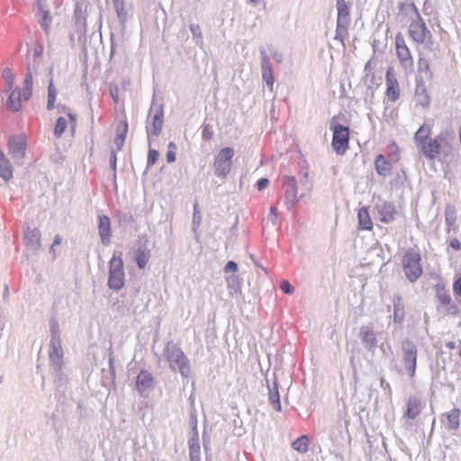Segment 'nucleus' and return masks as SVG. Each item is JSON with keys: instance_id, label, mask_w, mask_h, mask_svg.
<instances>
[{"instance_id": "3", "label": "nucleus", "mask_w": 461, "mask_h": 461, "mask_svg": "<svg viewBox=\"0 0 461 461\" xmlns=\"http://www.w3.org/2000/svg\"><path fill=\"white\" fill-rule=\"evenodd\" d=\"M420 254L413 249L405 250L402 264L405 276L410 282H415L422 275V267L420 264Z\"/></svg>"}, {"instance_id": "31", "label": "nucleus", "mask_w": 461, "mask_h": 461, "mask_svg": "<svg viewBox=\"0 0 461 461\" xmlns=\"http://www.w3.org/2000/svg\"><path fill=\"white\" fill-rule=\"evenodd\" d=\"M417 69L420 74H425L429 78L433 77V72L430 68L429 61L423 56L420 55L417 62Z\"/></svg>"}, {"instance_id": "7", "label": "nucleus", "mask_w": 461, "mask_h": 461, "mask_svg": "<svg viewBox=\"0 0 461 461\" xmlns=\"http://www.w3.org/2000/svg\"><path fill=\"white\" fill-rule=\"evenodd\" d=\"M234 150L231 148L220 149L213 161L215 175L219 177H226L232 167Z\"/></svg>"}, {"instance_id": "28", "label": "nucleus", "mask_w": 461, "mask_h": 461, "mask_svg": "<svg viewBox=\"0 0 461 461\" xmlns=\"http://www.w3.org/2000/svg\"><path fill=\"white\" fill-rule=\"evenodd\" d=\"M460 411L458 409H453L446 414L447 429L449 430H455L459 426Z\"/></svg>"}, {"instance_id": "18", "label": "nucleus", "mask_w": 461, "mask_h": 461, "mask_svg": "<svg viewBox=\"0 0 461 461\" xmlns=\"http://www.w3.org/2000/svg\"><path fill=\"white\" fill-rule=\"evenodd\" d=\"M164 113L161 109L158 110L152 117V122H148L146 130L149 135L158 136L164 124Z\"/></svg>"}, {"instance_id": "35", "label": "nucleus", "mask_w": 461, "mask_h": 461, "mask_svg": "<svg viewBox=\"0 0 461 461\" xmlns=\"http://www.w3.org/2000/svg\"><path fill=\"white\" fill-rule=\"evenodd\" d=\"M3 78L7 90H12L14 85V75L11 68H6L3 71Z\"/></svg>"}, {"instance_id": "39", "label": "nucleus", "mask_w": 461, "mask_h": 461, "mask_svg": "<svg viewBox=\"0 0 461 461\" xmlns=\"http://www.w3.org/2000/svg\"><path fill=\"white\" fill-rule=\"evenodd\" d=\"M57 90L55 89L53 83L50 82L48 87V104L47 108L51 110L54 108V104L56 101Z\"/></svg>"}, {"instance_id": "47", "label": "nucleus", "mask_w": 461, "mask_h": 461, "mask_svg": "<svg viewBox=\"0 0 461 461\" xmlns=\"http://www.w3.org/2000/svg\"><path fill=\"white\" fill-rule=\"evenodd\" d=\"M50 330H51V339L59 338V325L57 322H54L51 324Z\"/></svg>"}, {"instance_id": "24", "label": "nucleus", "mask_w": 461, "mask_h": 461, "mask_svg": "<svg viewBox=\"0 0 461 461\" xmlns=\"http://www.w3.org/2000/svg\"><path fill=\"white\" fill-rule=\"evenodd\" d=\"M392 163L393 162L388 158H386L383 154L376 156L375 167L377 174L384 176L389 175L393 168Z\"/></svg>"}, {"instance_id": "50", "label": "nucleus", "mask_w": 461, "mask_h": 461, "mask_svg": "<svg viewBox=\"0 0 461 461\" xmlns=\"http://www.w3.org/2000/svg\"><path fill=\"white\" fill-rule=\"evenodd\" d=\"M61 241H62L61 236L59 234L56 235L54 238V240H53L52 247L59 245L61 243Z\"/></svg>"}, {"instance_id": "16", "label": "nucleus", "mask_w": 461, "mask_h": 461, "mask_svg": "<svg viewBox=\"0 0 461 461\" xmlns=\"http://www.w3.org/2000/svg\"><path fill=\"white\" fill-rule=\"evenodd\" d=\"M98 232L101 237L102 243L108 245L111 240V221L107 215H100L98 217Z\"/></svg>"}, {"instance_id": "10", "label": "nucleus", "mask_w": 461, "mask_h": 461, "mask_svg": "<svg viewBox=\"0 0 461 461\" xmlns=\"http://www.w3.org/2000/svg\"><path fill=\"white\" fill-rule=\"evenodd\" d=\"M385 85L386 98L388 99L389 102H396L400 97L401 89L393 67L388 68L386 70Z\"/></svg>"}, {"instance_id": "25", "label": "nucleus", "mask_w": 461, "mask_h": 461, "mask_svg": "<svg viewBox=\"0 0 461 461\" xmlns=\"http://www.w3.org/2000/svg\"><path fill=\"white\" fill-rule=\"evenodd\" d=\"M153 383L151 374L146 370H141L136 379L137 390L140 393L150 388Z\"/></svg>"}, {"instance_id": "14", "label": "nucleus", "mask_w": 461, "mask_h": 461, "mask_svg": "<svg viewBox=\"0 0 461 461\" xmlns=\"http://www.w3.org/2000/svg\"><path fill=\"white\" fill-rule=\"evenodd\" d=\"M379 221L383 223L392 222L397 214L395 205L391 202H383L375 206Z\"/></svg>"}, {"instance_id": "48", "label": "nucleus", "mask_w": 461, "mask_h": 461, "mask_svg": "<svg viewBox=\"0 0 461 461\" xmlns=\"http://www.w3.org/2000/svg\"><path fill=\"white\" fill-rule=\"evenodd\" d=\"M449 246L455 249V250H460L461 249V244L459 240L456 238L450 240Z\"/></svg>"}, {"instance_id": "38", "label": "nucleus", "mask_w": 461, "mask_h": 461, "mask_svg": "<svg viewBox=\"0 0 461 461\" xmlns=\"http://www.w3.org/2000/svg\"><path fill=\"white\" fill-rule=\"evenodd\" d=\"M68 126V120L64 117H59L57 120L55 128H54V134L57 138H59L62 133L65 131L66 128Z\"/></svg>"}, {"instance_id": "1", "label": "nucleus", "mask_w": 461, "mask_h": 461, "mask_svg": "<svg viewBox=\"0 0 461 461\" xmlns=\"http://www.w3.org/2000/svg\"><path fill=\"white\" fill-rule=\"evenodd\" d=\"M415 143L420 153L428 159L433 160L441 150H451L452 143L447 133H440L437 137H431V127L422 124L414 134Z\"/></svg>"}, {"instance_id": "17", "label": "nucleus", "mask_w": 461, "mask_h": 461, "mask_svg": "<svg viewBox=\"0 0 461 461\" xmlns=\"http://www.w3.org/2000/svg\"><path fill=\"white\" fill-rule=\"evenodd\" d=\"M357 229L358 230L371 231L374 228V223L367 206H363L357 211Z\"/></svg>"}, {"instance_id": "54", "label": "nucleus", "mask_w": 461, "mask_h": 461, "mask_svg": "<svg viewBox=\"0 0 461 461\" xmlns=\"http://www.w3.org/2000/svg\"><path fill=\"white\" fill-rule=\"evenodd\" d=\"M249 2L253 5L258 4L259 0H249Z\"/></svg>"}, {"instance_id": "23", "label": "nucleus", "mask_w": 461, "mask_h": 461, "mask_svg": "<svg viewBox=\"0 0 461 461\" xmlns=\"http://www.w3.org/2000/svg\"><path fill=\"white\" fill-rule=\"evenodd\" d=\"M38 11H37V16L39 19V23L43 29V31L46 33H49L51 27L52 18L50 14V12L46 10L43 6V5L41 2H38L37 4Z\"/></svg>"}, {"instance_id": "55", "label": "nucleus", "mask_w": 461, "mask_h": 461, "mask_svg": "<svg viewBox=\"0 0 461 461\" xmlns=\"http://www.w3.org/2000/svg\"><path fill=\"white\" fill-rule=\"evenodd\" d=\"M451 309L455 310V312H457V310H458V309H457V307H456V305H453V306L451 307Z\"/></svg>"}, {"instance_id": "27", "label": "nucleus", "mask_w": 461, "mask_h": 461, "mask_svg": "<svg viewBox=\"0 0 461 461\" xmlns=\"http://www.w3.org/2000/svg\"><path fill=\"white\" fill-rule=\"evenodd\" d=\"M435 292H436V296L441 305L447 306L451 303V302H452L451 296L444 284H442V283L437 284L435 285Z\"/></svg>"}, {"instance_id": "49", "label": "nucleus", "mask_w": 461, "mask_h": 461, "mask_svg": "<svg viewBox=\"0 0 461 461\" xmlns=\"http://www.w3.org/2000/svg\"><path fill=\"white\" fill-rule=\"evenodd\" d=\"M268 185V180L267 178H260L258 182H257V187L258 190H263L265 189Z\"/></svg>"}, {"instance_id": "42", "label": "nucleus", "mask_w": 461, "mask_h": 461, "mask_svg": "<svg viewBox=\"0 0 461 461\" xmlns=\"http://www.w3.org/2000/svg\"><path fill=\"white\" fill-rule=\"evenodd\" d=\"M159 157V153L158 150L149 149L148 154V163L149 165H154Z\"/></svg>"}, {"instance_id": "44", "label": "nucleus", "mask_w": 461, "mask_h": 461, "mask_svg": "<svg viewBox=\"0 0 461 461\" xmlns=\"http://www.w3.org/2000/svg\"><path fill=\"white\" fill-rule=\"evenodd\" d=\"M202 136L203 140H211L213 136V131H212L210 125H204L202 131Z\"/></svg>"}, {"instance_id": "52", "label": "nucleus", "mask_w": 461, "mask_h": 461, "mask_svg": "<svg viewBox=\"0 0 461 461\" xmlns=\"http://www.w3.org/2000/svg\"><path fill=\"white\" fill-rule=\"evenodd\" d=\"M68 118H69V120H70V122H71V124H72V127H74V126H75V123H76V118H75V116H74V115H72L71 113H68Z\"/></svg>"}, {"instance_id": "26", "label": "nucleus", "mask_w": 461, "mask_h": 461, "mask_svg": "<svg viewBox=\"0 0 461 461\" xmlns=\"http://www.w3.org/2000/svg\"><path fill=\"white\" fill-rule=\"evenodd\" d=\"M0 176L5 181L13 177V167L0 149Z\"/></svg>"}, {"instance_id": "41", "label": "nucleus", "mask_w": 461, "mask_h": 461, "mask_svg": "<svg viewBox=\"0 0 461 461\" xmlns=\"http://www.w3.org/2000/svg\"><path fill=\"white\" fill-rule=\"evenodd\" d=\"M176 146L174 142H170L168 144V150L167 153V162L172 163L176 160Z\"/></svg>"}, {"instance_id": "34", "label": "nucleus", "mask_w": 461, "mask_h": 461, "mask_svg": "<svg viewBox=\"0 0 461 461\" xmlns=\"http://www.w3.org/2000/svg\"><path fill=\"white\" fill-rule=\"evenodd\" d=\"M360 337L362 341L366 344H368L370 346H374L375 344V335L374 331L367 327H363L361 329Z\"/></svg>"}, {"instance_id": "11", "label": "nucleus", "mask_w": 461, "mask_h": 461, "mask_svg": "<svg viewBox=\"0 0 461 461\" xmlns=\"http://www.w3.org/2000/svg\"><path fill=\"white\" fill-rule=\"evenodd\" d=\"M63 357L64 353L59 338L51 339L49 349V358L51 366L57 372H61Z\"/></svg>"}, {"instance_id": "13", "label": "nucleus", "mask_w": 461, "mask_h": 461, "mask_svg": "<svg viewBox=\"0 0 461 461\" xmlns=\"http://www.w3.org/2000/svg\"><path fill=\"white\" fill-rule=\"evenodd\" d=\"M338 17H337V34L340 32H347L350 22L349 7L346 0H337L336 3Z\"/></svg>"}, {"instance_id": "32", "label": "nucleus", "mask_w": 461, "mask_h": 461, "mask_svg": "<svg viewBox=\"0 0 461 461\" xmlns=\"http://www.w3.org/2000/svg\"><path fill=\"white\" fill-rule=\"evenodd\" d=\"M292 447L294 450H296L299 453H306L309 449L308 437L305 435L299 437L292 443Z\"/></svg>"}, {"instance_id": "36", "label": "nucleus", "mask_w": 461, "mask_h": 461, "mask_svg": "<svg viewBox=\"0 0 461 461\" xmlns=\"http://www.w3.org/2000/svg\"><path fill=\"white\" fill-rule=\"evenodd\" d=\"M388 152H387V158L393 163L398 162L400 159V151L397 144L393 141L388 147H387Z\"/></svg>"}, {"instance_id": "9", "label": "nucleus", "mask_w": 461, "mask_h": 461, "mask_svg": "<svg viewBox=\"0 0 461 461\" xmlns=\"http://www.w3.org/2000/svg\"><path fill=\"white\" fill-rule=\"evenodd\" d=\"M403 350L402 359L411 377L415 375L417 365V347L411 340H404L402 343Z\"/></svg>"}, {"instance_id": "45", "label": "nucleus", "mask_w": 461, "mask_h": 461, "mask_svg": "<svg viewBox=\"0 0 461 461\" xmlns=\"http://www.w3.org/2000/svg\"><path fill=\"white\" fill-rule=\"evenodd\" d=\"M224 271L226 273H228V272L235 273L238 271V265L234 261H229L224 267Z\"/></svg>"}, {"instance_id": "15", "label": "nucleus", "mask_w": 461, "mask_h": 461, "mask_svg": "<svg viewBox=\"0 0 461 461\" xmlns=\"http://www.w3.org/2000/svg\"><path fill=\"white\" fill-rule=\"evenodd\" d=\"M26 142L27 139L23 133L10 138L8 142L9 151L14 158H23L26 149Z\"/></svg>"}, {"instance_id": "2", "label": "nucleus", "mask_w": 461, "mask_h": 461, "mask_svg": "<svg viewBox=\"0 0 461 461\" xmlns=\"http://www.w3.org/2000/svg\"><path fill=\"white\" fill-rule=\"evenodd\" d=\"M405 5L408 9L413 12L415 15V19L411 22L408 30V33L411 41L419 45L426 42H431L432 34L421 18L415 4L411 2Z\"/></svg>"}, {"instance_id": "21", "label": "nucleus", "mask_w": 461, "mask_h": 461, "mask_svg": "<svg viewBox=\"0 0 461 461\" xmlns=\"http://www.w3.org/2000/svg\"><path fill=\"white\" fill-rule=\"evenodd\" d=\"M23 100V91L19 87L14 88L6 100V107L12 112H18Z\"/></svg>"}, {"instance_id": "46", "label": "nucleus", "mask_w": 461, "mask_h": 461, "mask_svg": "<svg viewBox=\"0 0 461 461\" xmlns=\"http://www.w3.org/2000/svg\"><path fill=\"white\" fill-rule=\"evenodd\" d=\"M453 290L456 294L461 296V277L454 282Z\"/></svg>"}, {"instance_id": "40", "label": "nucleus", "mask_w": 461, "mask_h": 461, "mask_svg": "<svg viewBox=\"0 0 461 461\" xmlns=\"http://www.w3.org/2000/svg\"><path fill=\"white\" fill-rule=\"evenodd\" d=\"M416 95L420 98L419 102L421 106L427 107L429 104V96L427 94L425 88L421 89V93H419V89L416 90Z\"/></svg>"}, {"instance_id": "19", "label": "nucleus", "mask_w": 461, "mask_h": 461, "mask_svg": "<svg viewBox=\"0 0 461 461\" xmlns=\"http://www.w3.org/2000/svg\"><path fill=\"white\" fill-rule=\"evenodd\" d=\"M261 67H262V77L268 88L272 91L274 86V74L272 71V68L270 65V60L268 56L263 52L262 59H261Z\"/></svg>"}, {"instance_id": "33", "label": "nucleus", "mask_w": 461, "mask_h": 461, "mask_svg": "<svg viewBox=\"0 0 461 461\" xmlns=\"http://www.w3.org/2000/svg\"><path fill=\"white\" fill-rule=\"evenodd\" d=\"M32 85H33V78L32 72H28L25 76L24 82H23V96L24 101L28 100L32 95Z\"/></svg>"}, {"instance_id": "8", "label": "nucleus", "mask_w": 461, "mask_h": 461, "mask_svg": "<svg viewBox=\"0 0 461 461\" xmlns=\"http://www.w3.org/2000/svg\"><path fill=\"white\" fill-rule=\"evenodd\" d=\"M167 361L172 369H177L184 376L188 375L190 371L188 359L180 348H171L167 353Z\"/></svg>"}, {"instance_id": "4", "label": "nucleus", "mask_w": 461, "mask_h": 461, "mask_svg": "<svg viewBox=\"0 0 461 461\" xmlns=\"http://www.w3.org/2000/svg\"><path fill=\"white\" fill-rule=\"evenodd\" d=\"M125 273L122 255L114 253L109 261V288L119 291L124 286Z\"/></svg>"}, {"instance_id": "53", "label": "nucleus", "mask_w": 461, "mask_h": 461, "mask_svg": "<svg viewBox=\"0 0 461 461\" xmlns=\"http://www.w3.org/2000/svg\"><path fill=\"white\" fill-rule=\"evenodd\" d=\"M344 424H345V428H346L347 433L348 434L349 420L345 419L344 420Z\"/></svg>"}, {"instance_id": "51", "label": "nucleus", "mask_w": 461, "mask_h": 461, "mask_svg": "<svg viewBox=\"0 0 461 461\" xmlns=\"http://www.w3.org/2000/svg\"><path fill=\"white\" fill-rule=\"evenodd\" d=\"M446 221H447V224L452 225V224H454L456 218L455 217L450 218L447 215Z\"/></svg>"}, {"instance_id": "43", "label": "nucleus", "mask_w": 461, "mask_h": 461, "mask_svg": "<svg viewBox=\"0 0 461 461\" xmlns=\"http://www.w3.org/2000/svg\"><path fill=\"white\" fill-rule=\"evenodd\" d=\"M281 290L285 294H293L294 293V287L290 285V283L286 280H284L280 284Z\"/></svg>"}, {"instance_id": "22", "label": "nucleus", "mask_w": 461, "mask_h": 461, "mask_svg": "<svg viewBox=\"0 0 461 461\" xmlns=\"http://www.w3.org/2000/svg\"><path fill=\"white\" fill-rule=\"evenodd\" d=\"M422 410V401L417 396H411L407 401L405 416L410 420L417 418Z\"/></svg>"}, {"instance_id": "29", "label": "nucleus", "mask_w": 461, "mask_h": 461, "mask_svg": "<svg viewBox=\"0 0 461 461\" xmlns=\"http://www.w3.org/2000/svg\"><path fill=\"white\" fill-rule=\"evenodd\" d=\"M189 456L192 461L200 460V444L197 435L193 437L188 442Z\"/></svg>"}, {"instance_id": "20", "label": "nucleus", "mask_w": 461, "mask_h": 461, "mask_svg": "<svg viewBox=\"0 0 461 461\" xmlns=\"http://www.w3.org/2000/svg\"><path fill=\"white\" fill-rule=\"evenodd\" d=\"M128 132V122L125 112H122V119L116 127V136L114 138V144L120 149L123 146Z\"/></svg>"}, {"instance_id": "37", "label": "nucleus", "mask_w": 461, "mask_h": 461, "mask_svg": "<svg viewBox=\"0 0 461 461\" xmlns=\"http://www.w3.org/2000/svg\"><path fill=\"white\" fill-rule=\"evenodd\" d=\"M269 401L276 411H281L282 406L279 399V393L276 388L269 391Z\"/></svg>"}, {"instance_id": "12", "label": "nucleus", "mask_w": 461, "mask_h": 461, "mask_svg": "<svg viewBox=\"0 0 461 461\" xmlns=\"http://www.w3.org/2000/svg\"><path fill=\"white\" fill-rule=\"evenodd\" d=\"M285 188V201L288 207H293L297 202L298 187L294 176H285L282 179Z\"/></svg>"}, {"instance_id": "30", "label": "nucleus", "mask_w": 461, "mask_h": 461, "mask_svg": "<svg viewBox=\"0 0 461 461\" xmlns=\"http://www.w3.org/2000/svg\"><path fill=\"white\" fill-rule=\"evenodd\" d=\"M150 252L147 249H139L135 251V260L139 268L143 269L149 263Z\"/></svg>"}, {"instance_id": "6", "label": "nucleus", "mask_w": 461, "mask_h": 461, "mask_svg": "<svg viewBox=\"0 0 461 461\" xmlns=\"http://www.w3.org/2000/svg\"><path fill=\"white\" fill-rule=\"evenodd\" d=\"M395 52L400 66L406 71H411L414 65L413 57L402 32L395 35Z\"/></svg>"}, {"instance_id": "5", "label": "nucleus", "mask_w": 461, "mask_h": 461, "mask_svg": "<svg viewBox=\"0 0 461 461\" xmlns=\"http://www.w3.org/2000/svg\"><path fill=\"white\" fill-rule=\"evenodd\" d=\"M333 135L331 145L338 155H344L349 148V129L338 122L331 123Z\"/></svg>"}]
</instances>
